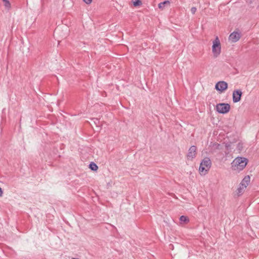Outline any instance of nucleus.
Listing matches in <instances>:
<instances>
[{
    "label": "nucleus",
    "mask_w": 259,
    "mask_h": 259,
    "mask_svg": "<svg viewBox=\"0 0 259 259\" xmlns=\"http://www.w3.org/2000/svg\"><path fill=\"white\" fill-rule=\"evenodd\" d=\"M181 224H187L189 222L188 218L185 215H182L180 218Z\"/></svg>",
    "instance_id": "nucleus-11"
},
{
    "label": "nucleus",
    "mask_w": 259,
    "mask_h": 259,
    "mask_svg": "<svg viewBox=\"0 0 259 259\" xmlns=\"http://www.w3.org/2000/svg\"><path fill=\"white\" fill-rule=\"evenodd\" d=\"M241 37V33L238 31H234L229 36V40L231 42L238 41Z\"/></svg>",
    "instance_id": "nucleus-7"
},
{
    "label": "nucleus",
    "mask_w": 259,
    "mask_h": 259,
    "mask_svg": "<svg viewBox=\"0 0 259 259\" xmlns=\"http://www.w3.org/2000/svg\"><path fill=\"white\" fill-rule=\"evenodd\" d=\"M228 88V83L224 81H220L218 82L215 85V89L222 93Z\"/></svg>",
    "instance_id": "nucleus-6"
},
{
    "label": "nucleus",
    "mask_w": 259,
    "mask_h": 259,
    "mask_svg": "<svg viewBox=\"0 0 259 259\" xmlns=\"http://www.w3.org/2000/svg\"><path fill=\"white\" fill-rule=\"evenodd\" d=\"M3 191L1 188H0V196H2L3 195Z\"/></svg>",
    "instance_id": "nucleus-17"
},
{
    "label": "nucleus",
    "mask_w": 259,
    "mask_h": 259,
    "mask_svg": "<svg viewBox=\"0 0 259 259\" xmlns=\"http://www.w3.org/2000/svg\"><path fill=\"white\" fill-rule=\"evenodd\" d=\"M83 1L87 4H90L92 3V0H83Z\"/></svg>",
    "instance_id": "nucleus-16"
},
{
    "label": "nucleus",
    "mask_w": 259,
    "mask_h": 259,
    "mask_svg": "<svg viewBox=\"0 0 259 259\" xmlns=\"http://www.w3.org/2000/svg\"><path fill=\"white\" fill-rule=\"evenodd\" d=\"M196 11V8L195 7H192L191 9V13L194 14L195 13Z\"/></svg>",
    "instance_id": "nucleus-15"
},
{
    "label": "nucleus",
    "mask_w": 259,
    "mask_h": 259,
    "mask_svg": "<svg viewBox=\"0 0 259 259\" xmlns=\"http://www.w3.org/2000/svg\"><path fill=\"white\" fill-rule=\"evenodd\" d=\"M216 110L220 113L226 114L230 110V105L228 103H219L216 105Z\"/></svg>",
    "instance_id": "nucleus-5"
},
{
    "label": "nucleus",
    "mask_w": 259,
    "mask_h": 259,
    "mask_svg": "<svg viewBox=\"0 0 259 259\" xmlns=\"http://www.w3.org/2000/svg\"><path fill=\"white\" fill-rule=\"evenodd\" d=\"M90 167L93 170H96L98 169V166L94 162L90 163Z\"/></svg>",
    "instance_id": "nucleus-12"
},
{
    "label": "nucleus",
    "mask_w": 259,
    "mask_h": 259,
    "mask_svg": "<svg viewBox=\"0 0 259 259\" xmlns=\"http://www.w3.org/2000/svg\"><path fill=\"white\" fill-rule=\"evenodd\" d=\"M170 2L169 1H165L164 2L160 3L158 4V8L161 10H163L165 6H169Z\"/></svg>",
    "instance_id": "nucleus-10"
},
{
    "label": "nucleus",
    "mask_w": 259,
    "mask_h": 259,
    "mask_svg": "<svg viewBox=\"0 0 259 259\" xmlns=\"http://www.w3.org/2000/svg\"><path fill=\"white\" fill-rule=\"evenodd\" d=\"M134 6H138L141 4L140 0H132Z\"/></svg>",
    "instance_id": "nucleus-14"
},
{
    "label": "nucleus",
    "mask_w": 259,
    "mask_h": 259,
    "mask_svg": "<svg viewBox=\"0 0 259 259\" xmlns=\"http://www.w3.org/2000/svg\"><path fill=\"white\" fill-rule=\"evenodd\" d=\"M211 165L210 159L205 157L201 161L199 168V172L201 175H205L207 173Z\"/></svg>",
    "instance_id": "nucleus-2"
},
{
    "label": "nucleus",
    "mask_w": 259,
    "mask_h": 259,
    "mask_svg": "<svg viewBox=\"0 0 259 259\" xmlns=\"http://www.w3.org/2000/svg\"><path fill=\"white\" fill-rule=\"evenodd\" d=\"M4 5L7 9H10L11 7V4L8 0H3Z\"/></svg>",
    "instance_id": "nucleus-13"
},
{
    "label": "nucleus",
    "mask_w": 259,
    "mask_h": 259,
    "mask_svg": "<svg viewBox=\"0 0 259 259\" xmlns=\"http://www.w3.org/2000/svg\"><path fill=\"white\" fill-rule=\"evenodd\" d=\"M250 181V178L249 176H246L243 178L236 191L238 196H240L243 193Z\"/></svg>",
    "instance_id": "nucleus-3"
},
{
    "label": "nucleus",
    "mask_w": 259,
    "mask_h": 259,
    "mask_svg": "<svg viewBox=\"0 0 259 259\" xmlns=\"http://www.w3.org/2000/svg\"><path fill=\"white\" fill-rule=\"evenodd\" d=\"M221 46L220 39L217 36L212 41V53L214 58H217L221 54Z\"/></svg>",
    "instance_id": "nucleus-4"
},
{
    "label": "nucleus",
    "mask_w": 259,
    "mask_h": 259,
    "mask_svg": "<svg viewBox=\"0 0 259 259\" xmlns=\"http://www.w3.org/2000/svg\"><path fill=\"white\" fill-rule=\"evenodd\" d=\"M197 148L195 146H192L189 149L187 154V158L188 160H192L196 156Z\"/></svg>",
    "instance_id": "nucleus-8"
},
{
    "label": "nucleus",
    "mask_w": 259,
    "mask_h": 259,
    "mask_svg": "<svg viewBox=\"0 0 259 259\" xmlns=\"http://www.w3.org/2000/svg\"><path fill=\"white\" fill-rule=\"evenodd\" d=\"M248 160L246 158L237 157L231 163L232 168L233 170L239 172L244 168Z\"/></svg>",
    "instance_id": "nucleus-1"
},
{
    "label": "nucleus",
    "mask_w": 259,
    "mask_h": 259,
    "mask_svg": "<svg viewBox=\"0 0 259 259\" xmlns=\"http://www.w3.org/2000/svg\"><path fill=\"white\" fill-rule=\"evenodd\" d=\"M242 93L241 90H235L233 93V101L237 103L240 100Z\"/></svg>",
    "instance_id": "nucleus-9"
}]
</instances>
